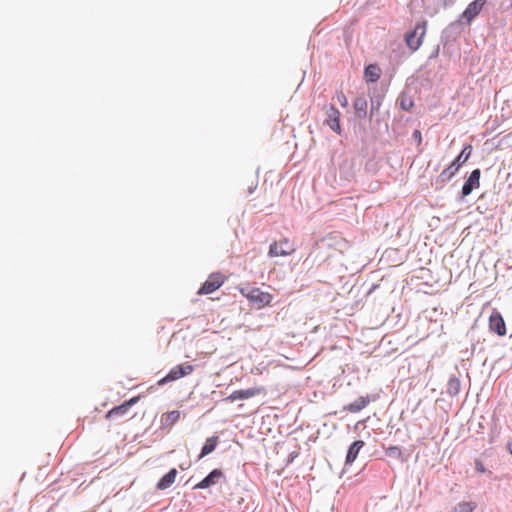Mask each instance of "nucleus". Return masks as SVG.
Returning <instances> with one entry per match:
<instances>
[{
	"label": "nucleus",
	"mask_w": 512,
	"mask_h": 512,
	"mask_svg": "<svg viewBox=\"0 0 512 512\" xmlns=\"http://www.w3.org/2000/svg\"><path fill=\"white\" fill-rule=\"evenodd\" d=\"M511 6H512V0H511Z\"/></svg>",
	"instance_id": "473e14b6"
},
{
	"label": "nucleus",
	"mask_w": 512,
	"mask_h": 512,
	"mask_svg": "<svg viewBox=\"0 0 512 512\" xmlns=\"http://www.w3.org/2000/svg\"><path fill=\"white\" fill-rule=\"evenodd\" d=\"M439 51H440V45L438 44V45L435 46V48L433 49V51L429 55V59L437 58L438 55H439Z\"/></svg>",
	"instance_id": "c756f323"
},
{
	"label": "nucleus",
	"mask_w": 512,
	"mask_h": 512,
	"mask_svg": "<svg viewBox=\"0 0 512 512\" xmlns=\"http://www.w3.org/2000/svg\"><path fill=\"white\" fill-rule=\"evenodd\" d=\"M337 100L339 102V104L342 106V107H347L348 106V99L347 97L345 96V94L343 93V91H339L337 92Z\"/></svg>",
	"instance_id": "bb28decb"
},
{
	"label": "nucleus",
	"mask_w": 512,
	"mask_h": 512,
	"mask_svg": "<svg viewBox=\"0 0 512 512\" xmlns=\"http://www.w3.org/2000/svg\"><path fill=\"white\" fill-rule=\"evenodd\" d=\"M475 507L473 502H461L456 507V512H473Z\"/></svg>",
	"instance_id": "a878e982"
},
{
	"label": "nucleus",
	"mask_w": 512,
	"mask_h": 512,
	"mask_svg": "<svg viewBox=\"0 0 512 512\" xmlns=\"http://www.w3.org/2000/svg\"><path fill=\"white\" fill-rule=\"evenodd\" d=\"M384 449L386 456L390 458L400 460L401 462H405L407 460V457L404 455L402 449L399 446H389Z\"/></svg>",
	"instance_id": "b1692460"
},
{
	"label": "nucleus",
	"mask_w": 512,
	"mask_h": 512,
	"mask_svg": "<svg viewBox=\"0 0 512 512\" xmlns=\"http://www.w3.org/2000/svg\"><path fill=\"white\" fill-rule=\"evenodd\" d=\"M369 96H370L369 119H372L373 116L378 113V111L382 105V102H383V99L385 96V91L384 90L378 91V89L376 87H374L372 89V92H371V90H369Z\"/></svg>",
	"instance_id": "f8f14e48"
},
{
	"label": "nucleus",
	"mask_w": 512,
	"mask_h": 512,
	"mask_svg": "<svg viewBox=\"0 0 512 512\" xmlns=\"http://www.w3.org/2000/svg\"><path fill=\"white\" fill-rule=\"evenodd\" d=\"M295 251L293 244L289 240L284 239L280 242H273L269 247V256H287Z\"/></svg>",
	"instance_id": "1a4fd4ad"
},
{
	"label": "nucleus",
	"mask_w": 512,
	"mask_h": 512,
	"mask_svg": "<svg viewBox=\"0 0 512 512\" xmlns=\"http://www.w3.org/2000/svg\"><path fill=\"white\" fill-rule=\"evenodd\" d=\"M374 398H371L369 395L365 397H359L354 402L345 405L343 407L344 411H348L350 413H357L364 409L371 401H373Z\"/></svg>",
	"instance_id": "a211bd4d"
},
{
	"label": "nucleus",
	"mask_w": 512,
	"mask_h": 512,
	"mask_svg": "<svg viewBox=\"0 0 512 512\" xmlns=\"http://www.w3.org/2000/svg\"><path fill=\"white\" fill-rule=\"evenodd\" d=\"M412 138L417 142L418 145L422 143V134L420 130H414Z\"/></svg>",
	"instance_id": "cd10ccee"
},
{
	"label": "nucleus",
	"mask_w": 512,
	"mask_h": 512,
	"mask_svg": "<svg viewBox=\"0 0 512 512\" xmlns=\"http://www.w3.org/2000/svg\"><path fill=\"white\" fill-rule=\"evenodd\" d=\"M340 112L334 105H329L326 107V118L324 123L330 127L332 131L341 135L342 128L340 125Z\"/></svg>",
	"instance_id": "423d86ee"
},
{
	"label": "nucleus",
	"mask_w": 512,
	"mask_h": 512,
	"mask_svg": "<svg viewBox=\"0 0 512 512\" xmlns=\"http://www.w3.org/2000/svg\"><path fill=\"white\" fill-rule=\"evenodd\" d=\"M472 153V146L467 144L453 162L444 169L435 180L436 187H443L458 172L460 167L469 159Z\"/></svg>",
	"instance_id": "f257e3e1"
},
{
	"label": "nucleus",
	"mask_w": 512,
	"mask_h": 512,
	"mask_svg": "<svg viewBox=\"0 0 512 512\" xmlns=\"http://www.w3.org/2000/svg\"><path fill=\"white\" fill-rule=\"evenodd\" d=\"M224 282L223 275L221 273H213L200 287L198 294H210L217 290Z\"/></svg>",
	"instance_id": "6e6552de"
},
{
	"label": "nucleus",
	"mask_w": 512,
	"mask_h": 512,
	"mask_svg": "<svg viewBox=\"0 0 512 512\" xmlns=\"http://www.w3.org/2000/svg\"><path fill=\"white\" fill-rule=\"evenodd\" d=\"M489 330L498 336L506 335V324L501 315L497 310H493L489 317Z\"/></svg>",
	"instance_id": "9d476101"
},
{
	"label": "nucleus",
	"mask_w": 512,
	"mask_h": 512,
	"mask_svg": "<svg viewBox=\"0 0 512 512\" xmlns=\"http://www.w3.org/2000/svg\"><path fill=\"white\" fill-rule=\"evenodd\" d=\"M255 188H256V186H254V187H250V188H249V193H253V191H254V189H255Z\"/></svg>",
	"instance_id": "2f4dec72"
},
{
	"label": "nucleus",
	"mask_w": 512,
	"mask_h": 512,
	"mask_svg": "<svg viewBox=\"0 0 512 512\" xmlns=\"http://www.w3.org/2000/svg\"><path fill=\"white\" fill-rule=\"evenodd\" d=\"M462 32V23L460 20L450 23L441 33L440 43L443 46L455 41Z\"/></svg>",
	"instance_id": "39448f33"
},
{
	"label": "nucleus",
	"mask_w": 512,
	"mask_h": 512,
	"mask_svg": "<svg viewBox=\"0 0 512 512\" xmlns=\"http://www.w3.org/2000/svg\"><path fill=\"white\" fill-rule=\"evenodd\" d=\"M261 388L258 387H251L248 389H242V390H236L232 394H230L226 400L234 402L236 400H244L252 398L256 395H259L261 393Z\"/></svg>",
	"instance_id": "2eb2a0df"
},
{
	"label": "nucleus",
	"mask_w": 512,
	"mask_h": 512,
	"mask_svg": "<svg viewBox=\"0 0 512 512\" xmlns=\"http://www.w3.org/2000/svg\"><path fill=\"white\" fill-rule=\"evenodd\" d=\"M139 397H133L129 400L124 401L121 405L116 406L107 412V418H115L124 416L129 409L138 402Z\"/></svg>",
	"instance_id": "4468645a"
},
{
	"label": "nucleus",
	"mask_w": 512,
	"mask_h": 512,
	"mask_svg": "<svg viewBox=\"0 0 512 512\" xmlns=\"http://www.w3.org/2000/svg\"><path fill=\"white\" fill-rule=\"evenodd\" d=\"M298 456V452L294 451L292 453H290V455L288 456V459H287V463H292L293 460Z\"/></svg>",
	"instance_id": "7c9ffc66"
},
{
	"label": "nucleus",
	"mask_w": 512,
	"mask_h": 512,
	"mask_svg": "<svg viewBox=\"0 0 512 512\" xmlns=\"http://www.w3.org/2000/svg\"><path fill=\"white\" fill-rule=\"evenodd\" d=\"M180 418V412L178 410H173L167 413H164L161 417V427L167 428L172 427Z\"/></svg>",
	"instance_id": "412c9836"
},
{
	"label": "nucleus",
	"mask_w": 512,
	"mask_h": 512,
	"mask_svg": "<svg viewBox=\"0 0 512 512\" xmlns=\"http://www.w3.org/2000/svg\"><path fill=\"white\" fill-rule=\"evenodd\" d=\"M381 75V69L377 64H369L364 69V78L368 83H375Z\"/></svg>",
	"instance_id": "aec40b11"
},
{
	"label": "nucleus",
	"mask_w": 512,
	"mask_h": 512,
	"mask_svg": "<svg viewBox=\"0 0 512 512\" xmlns=\"http://www.w3.org/2000/svg\"><path fill=\"white\" fill-rule=\"evenodd\" d=\"M353 107L359 119L369 118L368 101L365 96H357L353 102Z\"/></svg>",
	"instance_id": "dca6fc26"
},
{
	"label": "nucleus",
	"mask_w": 512,
	"mask_h": 512,
	"mask_svg": "<svg viewBox=\"0 0 512 512\" xmlns=\"http://www.w3.org/2000/svg\"><path fill=\"white\" fill-rule=\"evenodd\" d=\"M475 468H476V470H477L478 472H480V473H485V472H487V471H486V469H485V467H484V465H483V463H482L480 460H476V461H475Z\"/></svg>",
	"instance_id": "c85d7f7f"
},
{
	"label": "nucleus",
	"mask_w": 512,
	"mask_h": 512,
	"mask_svg": "<svg viewBox=\"0 0 512 512\" xmlns=\"http://www.w3.org/2000/svg\"><path fill=\"white\" fill-rule=\"evenodd\" d=\"M486 0H474L466 9L462 12L461 18H464L466 22L469 24L475 17L479 15L484 5L486 4Z\"/></svg>",
	"instance_id": "9b49d317"
},
{
	"label": "nucleus",
	"mask_w": 512,
	"mask_h": 512,
	"mask_svg": "<svg viewBox=\"0 0 512 512\" xmlns=\"http://www.w3.org/2000/svg\"><path fill=\"white\" fill-rule=\"evenodd\" d=\"M194 371V366L188 363L180 364L173 367L169 373L158 381L159 386H163L169 382L178 380L191 374Z\"/></svg>",
	"instance_id": "7ed1b4c3"
},
{
	"label": "nucleus",
	"mask_w": 512,
	"mask_h": 512,
	"mask_svg": "<svg viewBox=\"0 0 512 512\" xmlns=\"http://www.w3.org/2000/svg\"><path fill=\"white\" fill-rule=\"evenodd\" d=\"M461 389V382L457 376H451L447 383V394L451 397H456Z\"/></svg>",
	"instance_id": "5701e85b"
},
{
	"label": "nucleus",
	"mask_w": 512,
	"mask_h": 512,
	"mask_svg": "<svg viewBox=\"0 0 512 512\" xmlns=\"http://www.w3.org/2000/svg\"><path fill=\"white\" fill-rule=\"evenodd\" d=\"M178 472L175 468L170 469L165 475H163L158 483L156 484V489L165 490L172 486L175 482L176 476Z\"/></svg>",
	"instance_id": "6ab92c4d"
},
{
	"label": "nucleus",
	"mask_w": 512,
	"mask_h": 512,
	"mask_svg": "<svg viewBox=\"0 0 512 512\" xmlns=\"http://www.w3.org/2000/svg\"><path fill=\"white\" fill-rule=\"evenodd\" d=\"M426 26V21L419 22L415 25L413 31L406 34V44L412 51H416L421 46L426 32Z\"/></svg>",
	"instance_id": "f03ea898"
},
{
	"label": "nucleus",
	"mask_w": 512,
	"mask_h": 512,
	"mask_svg": "<svg viewBox=\"0 0 512 512\" xmlns=\"http://www.w3.org/2000/svg\"><path fill=\"white\" fill-rule=\"evenodd\" d=\"M399 106L404 111H410L414 106V102L411 97H409L406 93H401L398 98Z\"/></svg>",
	"instance_id": "393cba45"
},
{
	"label": "nucleus",
	"mask_w": 512,
	"mask_h": 512,
	"mask_svg": "<svg viewBox=\"0 0 512 512\" xmlns=\"http://www.w3.org/2000/svg\"><path fill=\"white\" fill-rule=\"evenodd\" d=\"M365 446V442L363 440H356L350 444L347 450L345 465H352L356 460L360 450Z\"/></svg>",
	"instance_id": "f3484780"
},
{
	"label": "nucleus",
	"mask_w": 512,
	"mask_h": 512,
	"mask_svg": "<svg viewBox=\"0 0 512 512\" xmlns=\"http://www.w3.org/2000/svg\"><path fill=\"white\" fill-rule=\"evenodd\" d=\"M222 478H224L222 470L213 469L206 477L197 483L193 489H207L213 485H216Z\"/></svg>",
	"instance_id": "ddd939ff"
},
{
	"label": "nucleus",
	"mask_w": 512,
	"mask_h": 512,
	"mask_svg": "<svg viewBox=\"0 0 512 512\" xmlns=\"http://www.w3.org/2000/svg\"><path fill=\"white\" fill-rule=\"evenodd\" d=\"M246 297L257 309L270 305L272 301V295L268 292L261 291L259 288L250 289Z\"/></svg>",
	"instance_id": "20e7f679"
},
{
	"label": "nucleus",
	"mask_w": 512,
	"mask_h": 512,
	"mask_svg": "<svg viewBox=\"0 0 512 512\" xmlns=\"http://www.w3.org/2000/svg\"><path fill=\"white\" fill-rule=\"evenodd\" d=\"M218 441H219V438L218 436H212V437H209L207 438L206 442L204 443L202 449H201V453L199 455V459L207 456L208 454L212 453L217 444H218Z\"/></svg>",
	"instance_id": "4be33fe9"
},
{
	"label": "nucleus",
	"mask_w": 512,
	"mask_h": 512,
	"mask_svg": "<svg viewBox=\"0 0 512 512\" xmlns=\"http://www.w3.org/2000/svg\"><path fill=\"white\" fill-rule=\"evenodd\" d=\"M481 170L479 168L474 169L469 177L466 179L461 190V199H464L472 193V191L480 186Z\"/></svg>",
	"instance_id": "0eeeda50"
}]
</instances>
